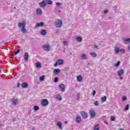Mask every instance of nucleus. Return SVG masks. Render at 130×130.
Returning a JSON list of instances; mask_svg holds the SVG:
<instances>
[{"mask_svg":"<svg viewBox=\"0 0 130 130\" xmlns=\"http://www.w3.org/2000/svg\"><path fill=\"white\" fill-rule=\"evenodd\" d=\"M34 109L36 111H37V110H39V107L38 106H34Z\"/></svg>","mask_w":130,"mask_h":130,"instance_id":"nucleus-29","label":"nucleus"},{"mask_svg":"<svg viewBox=\"0 0 130 130\" xmlns=\"http://www.w3.org/2000/svg\"><path fill=\"white\" fill-rule=\"evenodd\" d=\"M120 51H122V52H124L125 51L124 50V49H121V50H120Z\"/></svg>","mask_w":130,"mask_h":130,"instance_id":"nucleus-42","label":"nucleus"},{"mask_svg":"<svg viewBox=\"0 0 130 130\" xmlns=\"http://www.w3.org/2000/svg\"><path fill=\"white\" fill-rule=\"evenodd\" d=\"M58 100H61V98H59L58 99Z\"/></svg>","mask_w":130,"mask_h":130,"instance_id":"nucleus-48","label":"nucleus"},{"mask_svg":"<svg viewBox=\"0 0 130 130\" xmlns=\"http://www.w3.org/2000/svg\"><path fill=\"white\" fill-rule=\"evenodd\" d=\"M18 26L19 28H21V31L24 34L27 33V30H26V22L23 21L22 23L18 22Z\"/></svg>","mask_w":130,"mask_h":130,"instance_id":"nucleus-1","label":"nucleus"},{"mask_svg":"<svg viewBox=\"0 0 130 130\" xmlns=\"http://www.w3.org/2000/svg\"><path fill=\"white\" fill-rule=\"evenodd\" d=\"M123 74H124V71H123V70L120 69L118 73V76L119 77H120V76H121V75H123Z\"/></svg>","mask_w":130,"mask_h":130,"instance_id":"nucleus-14","label":"nucleus"},{"mask_svg":"<svg viewBox=\"0 0 130 130\" xmlns=\"http://www.w3.org/2000/svg\"><path fill=\"white\" fill-rule=\"evenodd\" d=\"M94 46L95 48H98V46L97 45H94Z\"/></svg>","mask_w":130,"mask_h":130,"instance_id":"nucleus-47","label":"nucleus"},{"mask_svg":"<svg viewBox=\"0 0 130 130\" xmlns=\"http://www.w3.org/2000/svg\"><path fill=\"white\" fill-rule=\"evenodd\" d=\"M80 99V94H77V100H79Z\"/></svg>","mask_w":130,"mask_h":130,"instance_id":"nucleus-43","label":"nucleus"},{"mask_svg":"<svg viewBox=\"0 0 130 130\" xmlns=\"http://www.w3.org/2000/svg\"><path fill=\"white\" fill-rule=\"evenodd\" d=\"M53 73L55 75H58L60 73V70L58 69H56L53 70Z\"/></svg>","mask_w":130,"mask_h":130,"instance_id":"nucleus-12","label":"nucleus"},{"mask_svg":"<svg viewBox=\"0 0 130 130\" xmlns=\"http://www.w3.org/2000/svg\"><path fill=\"white\" fill-rule=\"evenodd\" d=\"M110 119L111 121H114V119H115V117L112 116L111 117Z\"/></svg>","mask_w":130,"mask_h":130,"instance_id":"nucleus-35","label":"nucleus"},{"mask_svg":"<svg viewBox=\"0 0 130 130\" xmlns=\"http://www.w3.org/2000/svg\"><path fill=\"white\" fill-rule=\"evenodd\" d=\"M41 34L42 35H46V30L44 29L42 30L41 31Z\"/></svg>","mask_w":130,"mask_h":130,"instance_id":"nucleus-26","label":"nucleus"},{"mask_svg":"<svg viewBox=\"0 0 130 130\" xmlns=\"http://www.w3.org/2000/svg\"><path fill=\"white\" fill-rule=\"evenodd\" d=\"M95 94H96V90H93L92 93L93 96H95Z\"/></svg>","mask_w":130,"mask_h":130,"instance_id":"nucleus-40","label":"nucleus"},{"mask_svg":"<svg viewBox=\"0 0 130 130\" xmlns=\"http://www.w3.org/2000/svg\"><path fill=\"white\" fill-rule=\"evenodd\" d=\"M43 25H44V23H43V22H42V23H37L36 25V27H42V26H43Z\"/></svg>","mask_w":130,"mask_h":130,"instance_id":"nucleus-22","label":"nucleus"},{"mask_svg":"<svg viewBox=\"0 0 130 130\" xmlns=\"http://www.w3.org/2000/svg\"><path fill=\"white\" fill-rule=\"evenodd\" d=\"M76 39L78 42H82V37H76Z\"/></svg>","mask_w":130,"mask_h":130,"instance_id":"nucleus-18","label":"nucleus"},{"mask_svg":"<svg viewBox=\"0 0 130 130\" xmlns=\"http://www.w3.org/2000/svg\"><path fill=\"white\" fill-rule=\"evenodd\" d=\"M64 45H68V41H64L63 42Z\"/></svg>","mask_w":130,"mask_h":130,"instance_id":"nucleus-38","label":"nucleus"},{"mask_svg":"<svg viewBox=\"0 0 130 130\" xmlns=\"http://www.w3.org/2000/svg\"><path fill=\"white\" fill-rule=\"evenodd\" d=\"M127 48L128 50H130V46H129V45H128V46H127Z\"/></svg>","mask_w":130,"mask_h":130,"instance_id":"nucleus-45","label":"nucleus"},{"mask_svg":"<svg viewBox=\"0 0 130 130\" xmlns=\"http://www.w3.org/2000/svg\"><path fill=\"white\" fill-rule=\"evenodd\" d=\"M90 115L91 117H94L95 115H96V113L93 110H90L89 111Z\"/></svg>","mask_w":130,"mask_h":130,"instance_id":"nucleus-9","label":"nucleus"},{"mask_svg":"<svg viewBox=\"0 0 130 130\" xmlns=\"http://www.w3.org/2000/svg\"><path fill=\"white\" fill-rule=\"evenodd\" d=\"M39 6L41 7V8H44L45 6H46V2H45V0H44L43 2H41L39 3Z\"/></svg>","mask_w":130,"mask_h":130,"instance_id":"nucleus-7","label":"nucleus"},{"mask_svg":"<svg viewBox=\"0 0 130 130\" xmlns=\"http://www.w3.org/2000/svg\"><path fill=\"white\" fill-rule=\"evenodd\" d=\"M75 120L77 123H80L81 122V121L82 120V118L79 116H77Z\"/></svg>","mask_w":130,"mask_h":130,"instance_id":"nucleus-10","label":"nucleus"},{"mask_svg":"<svg viewBox=\"0 0 130 130\" xmlns=\"http://www.w3.org/2000/svg\"><path fill=\"white\" fill-rule=\"evenodd\" d=\"M32 130H35V127H32Z\"/></svg>","mask_w":130,"mask_h":130,"instance_id":"nucleus-50","label":"nucleus"},{"mask_svg":"<svg viewBox=\"0 0 130 130\" xmlns=\"http://www.w3.org/2000/svg\"><path fill=\"white\" fill-rule=\"evenodd\" d=\"M119 77H120V80H123V77H121V76H120Z\"/></svg>","mask_w":130,"mask_h":130,"instance_id":"nucleus-46","label":"nucleus"},{"mask_svg":"<svg viewBox=\"0 0 130 130\" xmlns=\"http://www.w3.org/2000/svg\"><path fill=\"white\" fill-rule=\"evenodd\" d=\"M115 53H118V52H119V51H120V49H119V48H116L115 49Z\"/></svg>","mask_w":130,"mask_h":130,"instance_id":"nucleus-27","label":"nucleus"},{"mask_svg":"<svg viewBox=\"0 0 130 130\" xmlns=\"http://www.w3.org/2000/svg\"><path fill=\"white\" fill-rule=\"evenodd\" d=\"M22 88H27L28 87V84L26 82H24L21 85Z\"/></svg>","mask_w":130,"mask_h":130,"instance_id":"nucleus-20","label":"nucleus"},{"mask_svg":"<svg viewBox=\"0 0 130 130\" xmlns=\"http://www.w3.org/2000/svg\"><path fill=\"white\" fill-rule=\"evenodd\" d=\"M120 64V61H118L116 62V63H115V64H114V66L116 68H117V67H119Z\"/></svg>","mask_w":130,"mask_h":130,"instance_id":"nucleus-25","label":"nucleus"},{"mask_svg":"<svg viewBox=\"0 0 130 130\" xmlns=\"http://www.w3.org/2000/svg\"><path fill=\"white\" fill-rule=\"evenodd\" d=\"M12 103L14 105H17V104H18V100H14L13 101H12Z\"/></svg>","mask_w":130,"mask_h":130,"instance_id":"nucleus-28","label":"nucleus"},{"mask_svg":"<svg viewBox=\"0 0 130 130\" xmlns=\"http://www.w3.org/2000/svg\"><path fill=\"white\" fill-rule=\"evenodd\" d=\"M122 100H123V101H125V100H126V97L123 96L122 97Z\"/></svg>","mask_w":130,"mask_h":130,"instance_id":"nucleus-39","label":"nucleus"},{"mask_svg":"<svg viewBox=\"0 0 130 130\" xmlns=\"http://www.w3.org/2000/svg\"><path fill=\"white\" fill-rule=\"evenodd\" d=\"M56 6H60V5H61L59 2H57L56 3Z\"/></svg>","mask_w":130,"mask_h":130,"instance_id":"nucleus-41","label":"nucleus"},{"mask_svg":"<svg viewBox=\"0 0 130 130\" xmlns=\"http://www.w3.org/2000/svg\"><path fill=\"white\" fill-rule=\"evenodd\" d=\"M63 60L62 59H58L56 62L55 63V64H54V66L56 68V67H57V64L58 66H61L62 64H63Z\"/></svg>","mask_w":130,"mask_h":130,"instance_id":"nucleus-2","label":"nucleus"},{"mask_svg":"<svg viewBox=\"0 0 130 130\" xmlns=\"http://www.w3.org/2000/svg\"><path fill=\"white\" fill-rule=\"evenodd\" d=\"M36 13L37 15H40L41 16V15H42V10L40 8H38L37 9Z\"/></svg>","mask_w":130,"mask_h":130,"instance_id":"nucleus-11","label":"nucleus"},{"mask_svg":"<svg viewBox=\"0 0 130 130\" xmlns=\"http://www.w3.org/2000/svg\"><path fill=\"white\" fill-rule=\"evenodd\" d=\"M57 126H58L59 129H62V124L59 121L57 122Z\"/></svg>","mask_w":130,"mask_h":130,"instance_id":"nucleus-16","label":"nucleus"},{"mask_svg":"<svg viewBox=\"0 0 130 130\" xmlns=\"http://www.w3.org/2000/svg\"><path fill=\"white\" fill-rule=\"evenodd\" d=\"M100 127H99V124H96L94 126L93 130H99Z\"/></svg>","mask_w":130,"mask_h":130,"instance_id":"nucleus-24","label":"nucleus"},{"mask_svg":"<svg viewBox=\"0 0 130 130\" xmlns=\"http://www.w3.org/2000/svg\"><path fill=\"white\" fill-rule=\"evenodd\" d=\"M19 52H20V49H18L16 51L14 52L15 55L18 54Z\"/></svg>","mask_w":130,"mask_h":130,"instance_id":"nucleus-34","label":"nucleus"},{"mask_svg":"<svg viewBox=\"0 0 130 130\" xmlns=\"http://www.w3.org/2000/svg\"><path fill=\"white\" fill-rule=\"evenodd\" d=\"M105 123H107V122H105Z\"/></svg>","mask_w":130,"mask_h":130,"instance_id":"nucleus-54","label":"nucleus"},{"mask_svg":"<svg viewBox=\"0 0 130 130\" xmlns=\"http://www.w3.org/2000/svg\"><path fill=\"white\" fill-rule=\"evenodd\" d=\"M62 26V21L60 20H59L56 22V27H58L59 28Z\"/></svg>","mask_w":130,"mask_h":130,"instance_id":"nucleus-8","label":"nucleus"},{"mask_svg":"<svg viewBox=\"0 0 130 130\" xmlns=\"http://www.w3.org/2000/svg\"><path fill=\"white\" fill-rule=\"evenodd\" d=\"M43 48L45 51H49L50 50V45L49 44H46L43 46Z\"/></svg>","mask_w":130,"mask_h":130,"instance_id":"nucleus-3","label":"nucleus"},{"mask_svg":"<svg viewBox=\"0 0 130 130\" xmlns=\"http://www.w3.org/2000/svg\"><path fill=\"white\" fill-rule=\"evenodd\" d=\"M120 130H124V129H120Z\"/></svg>","mask_w":130,"mask_h":130,"instance_id":"nucleus-51","label":"nucleus"},{"mask_svg":"<svg viewBox=\"0 0 130 130\" xmlns=\"http://www.w3.org/2000/svg\"><path fill=\"white\" fill-rule=\"evenodd\" d=\"M80 114L84 119H86V118L88 117V114H87L85 111H81L80 112Z\"/></svg>","mask_w":130,"mask_h":130,"instance_id":"nucleus-4","label":"nucleus"},{"mask_svg":"<svg viewBox=\"0 0 130 130\" xmlns=\"http://www.w3.org/2000/svg\"><path fill=\"white\" fill-rule=\"evenodd\" d=\"M129 108V105H127L126 107H125V110L126 111L128 110V109Z\"/></svg>","mask_w":130,"mask_h":130,"instance_id":"nucleus-33","label":"nucleus"},{"mask_svg":"<svg viewBox=\"0 0 130 130\" xmlns=\"http://www.w3.org/2000/svg\"><path fill=\"white\" fill-rule=\"evenodd\" d=\"M59 88L61 92H64V91H66V86L62 84L59 85Z\"/></svg>","mask_w":130,"mask_h":130,"instance_id":"nucleus-6","label":"nucleus"},{"mask_svg":"<svg viewBox=\"0 0 130 130\" xmlns=\"http://www.w3.org/2000/svg\"><path fill=\"white\" fill-rule=\"evenodd\" d=\"M77 80L78 82H82L83 81V77L81 75L77 76Z\"/></svg>","mask_w":130,"mask_h":130,"instance_id":"nucleus-15","label":"nucleus"},{"mask_svg":"<svg viewBox=\"0 0 130 130\" xmlns=\"http://www.w3.org/2000/svg\"><path fill=\"white\" fill-rule=\"evenodd\" d=\"M64 123H66V124L68 123V121H64Z\"/></svg>","mask_w":130,"mask_h":130,"instance_id":"nucleus-49","label":"nucleus"},{"mask_svg":"<svg viewBox=\"0 0 130 130\" xmlns=\"http://www.w3.org/2000/svg\"><path fill=\"white\" fill-rule=\"evenodd\" d=\"M94 105L95 106H98L99 105V103H98V101H95L94 102Z\"/></svg>","mask_w":130,"mask_h":130,"instance_id":"nucleus-36","label":"nucleus"},{"mask_svg":"<svg viewBox=\"0 0 130 130\" xmlns=\"http://www.w3.org/2000/svg\"><path fill=\"white\" fill-rule=\"evenodd\" d=\"M89 54L91 56H93V57H96V56H97V54L95 52H90Z\"/></svg>","mask_w":130,"mask_h":130,"instance_id":"nucleus-19","label":"nucleus"},{"mask_svg":"<svg viewBox=\"0 0 130 130\" xmlns=\"http://www.w3.org/2000/svg\"><path fill=\"white\" fill-rule=\"evenodd\" d=\"M29 58V54H28V52H26L24 54V60L25 61H27Z\"/></svg>","mask_w":130,"mask_h":130,"instance_id":"nucleus-13","label":"nucleus"},{"mask_svg":"<svg viewBox=\"0 0 130 130\" xmlns=\"http://www.w3.org/2000/svg\"><path fill=\"white\" fill-rule=\"evenodd\" d=\"M107 98H106V96H104V97H102L101 98L102 102L104 103L106 102V100Z\"/></svg>","mask_w":130,"mask_h":130,"instance_id":"nucleus-23","label":"nucleus"},{"mask_svg":"<svg viewBox=\"0 0 130 130\" xmlns=\"http://www.w3.org/2000/svg\"><path fill=\"white\" fill-rule=\"evenodd\" d=\"M14 9H16V7H14Z\"/></svg>","mask_w":130,"mask_h":130,"instance_id":"nucleus-52","label":"nucleus"},{"mask_svg":"<svg viewBox=\"0 0 130 130\" xmlns=\"http://www.w3.org/2000/svg\"><path fill=\"white\" fill-rule=\"evenodd\" d=\"M36 67L37 69H40L41 68V63L39 62L36 63Z\"/></svg>","mask_w":130,"mask_h":130,"instance_id":"nucleus-17","label":"nucleus"},{"mask_svg":"<svg viewBox=\"0 0 130 130\" xmlns=\"http://www.w3.org/2000/svg\"><path fill=\"white\" fill-rule=\"evenodd\" d=\"M81 57L82 59H86V58H87V56L86 54H83L81 55Z\"/></svg>","mask_w":130,"mask_h":130,"instance_id":"nucleus-30","label":"nucleus"},{"mask_svg":"<svg viewBox=\"0 0 130 130\" xmlns=\"http://www.w3.org/2000/svg\"><path fill=\"white\" fill-rule=\"evenodd\" d=\"M58 78H57V77H55L54 80V82L55 83H56V82H58Z\"/></svg>","mask_w":130,"mask_h":130,"instance_id":"nucleus-37","label":"nucleus"},{"mask_svg":"<svg viewBox=\"0 0 130 130\" xmlns=\"http://www.w3.org/2000/svg\"><path fill=\"white\" fill-rule=\"evenodd\" d=\"M107 13H108V11L104 10V14H107Z\"/></svg>","mask_w":130,"mask_h":130,"instance_id":"nucleus-44","label":"nucleus"},{"mask_svg":"<svg viewBox=\"0 0 130 130\" xmlns=\"http://www.w3.org/2000/svg\"><path fill=\"white\" fill-rule=\"evenodd\" d=\"M124 41L125 42H127V43H129L130 42V39L129 38H127L124 40Z\"/></svg>","mask_w":130,"mask_h":130,"instance_id":"nucleus-32","label":"nucleus"},{"mask_svg":"<svg viewBox=\"0 0 130 130\" xmlns=\"http://www.w3.org/2000/svg\"><path fill=\"white\" fill-rule=\"evenodd\" d=\"M49 102L47 99H43L41 101V104L43 106H46L48 104Z\"/></svg>","mask_w":130,"mask_h":130,"instance_id":"nucleus-5","label":"nucleus"},{"mask_svg":"<svg viewBox=\"0 0 130 130\" xmlns=\"http://www.w3.org/2000/svg\"><path fill=\"white\" fill-rule=\"evenodd\" d=\"M45 78V76L44 75H42V76L39 77V79L40 81H43Z\"/></svg>","mask_w":130,"mask_h":130,"instance_id":"nucleus-31","label":"nucleus"},{"mask_svg":"<svg viewBox=\"0 0 130 130\" xmlns=\"http://www.w3.org/2000/svg\"><path fill=\"white\" fill-rule=\"evenodd\" d=\"M45 2H46V4L47 5H52V1L51 0H48V1H46V0H45Z\"/></svg>","mask_w":130,"mask_h":130,"instance_id":"nucleus-21","label":"nucleus"},{"mask_svg":"<svg viewBox=\"0 0 130 130\" xmlns=\"http://www.w3.org/2000/svg\"><path fill=\"white\" fill-rule=\"evenodd\" d=\"M18 87H20V85L19 84V85L18 86Z\"/></svg>","mask_w":130,"mask_h":130,"instance_id":"nucleus-53","label":"nucleus"}]
</instances>
